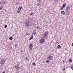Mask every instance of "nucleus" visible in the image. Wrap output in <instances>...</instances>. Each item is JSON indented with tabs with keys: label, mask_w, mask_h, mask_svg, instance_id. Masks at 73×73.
Wrapping results in <instances>:
<instances>
[{
	"label": "nucleus",
	"mask_w": 73,
	"mask_h": 73,
	"mask_svg": "<svg viewBox=\"0 0 73 73\" xmlns=\"http://www.w3.org/2000/svg\"><path fill=\"white\" fill-rule=\"evenodd\" d=\"M5 59H2L1 60V61H0V64L2 65H4V64H5Z\"/></svg>",
	"instance_id": "f257e3e1"
},
{
	"label": "nucleus",
	"mask_w": 73,
	"mask_h": 73,
	"mask_svg": "<svg viewBox=\"0 0 73 73\" xmlns=\"http://www.w3.org/2000/svg\"><path fill=\"white\" fill-rule=\"evenodd\" d=\"M25 24L26 27H28L30 25V23L29 21H27L25 22Z\"/></svg>",
	"instance_id": "f03ea898"
},
{
	"label": "nucleus",
	"mask_w": 73,
	"mask_h": 73,
	"mask_svg": "<svg viewBox=\"0 0 73 73\" xmlns=\"http://www.w3.org/2000/svg\"><path fill=\"white\" fill-rule=\"evenodd\" d=\"M48 32L46 31L44 35H43V37L44 38H46L48 37Z\"/></svg>",
	"instance_id": "7ed1b4c3"
},
{
	"label": "nucleus",
	"mask_w": 73,
	"mask_h": 73,
	"mask_svg": "<svg viewBox=\"0 0 73 73\" xmlns=\"http://www.w3.org/2000/svg\"><path fill=\"white\" fill-rule=\"evenodd\" d=\"M21 9H22V7H19L18 9V10L17 11V13H19V12H20V11H21Z\"/></svg>",
	"instance_id": "20e7f679"
},
{
	"label": "nucleus",
	"mask_w": 73,
	"mask_h": 73,
	"mask_svg": "<svg viewBox=\"0 0 73 73\" xmlns=\"http://www.w3.org/2000/svg\"><path fill=\"white\" fill-rule=\"evenodd\" d=\"M40 44H42L44 42V39L43 38H41L40 40Z\"/></svg>",
	"instance_id": "39448f33"
},
{
	"label": "nucleus",
	"mask_w": 73,
	"mask_h": 73,
	"mask_svg": "<svg viewBox=\"0 0 73 73\" xmlns=\"http://www.w3.org/2000/svg\"><path fill=\"white\" fill-rule=\"evenodd\" d=\"M15 68L17 70H19L20 69V67L17 66H15Z\"/></svg>",
	"instance_id": "423d86ee"
},
{
	"label": "nucleus",
	"mask_w": 73,
	"mask_h": 73,
	"mask_svg": "<svg viewBox=\"0 0 73 73\" xmlns=\"http://www.w3.org/2000/svg\"><path fill=\"white\" fill-rule=\"evenodd\" d=\"M29 47L30 48V49H32V47H33V45L32 43L30 44L29 46Z\"/></svg>",
	"instance_id": "0eeeda50"
},
{
	"label": "nucleus",
	"mask_w": 73,
	"mask_h": 73,
	"mask_svg": "<svg viewBox=\"0 0 73 73\" xmlns=\"http://www.w3.org/2000/svg\"><path fill=\"white\" fill-rule=\"evenodd\" d=\"M48 60H52V56H48Z\"/></svg>",
	"instance_id": "6e6552de"
},
{
	"label": "nucleus",
	"mask_w": 73,
	"mask_h": 73,
	"mask_svg": "<svg viewBox=\"0 0 73 73\" xmlns=\"http://www.w3.org/2000/svg\"><path fill=\"white\" fill-rule=\"evenodd\" d=\"M70 9V8H69V5H68L67 7H66V10H67V11L68 10H69Z\"/></svg>",
	"instance_id": "1a4fd4ad"
},
{
	"label": "nucleus",
	"mask_w": 73,
	"mask_h": 73,
	"mask_svg": "<svg viewBox=\"0 0 73 73\" xmlns=\"http://www.w3.org/2000/svg\"><path fill=\"white\" fill-rule=\"evenodd\" d=\"M33 38V35H31V36L30 38H29L30 40H32V39Z\"/></svg>",
	"instance_id": "9d476101"
},
{
	"label": "nucleus",
	"mask_w": 73,
	"mask_h": 73,
	"mask_svg": "<svg viewBox=\"0 0 73 73\" xmlns=\"http://www.w3.org/2000/svg\"><path fill=\"white\" fill-rule=\"evenodd\" d=\"M36 30H34L33 32V33L34 35H36Z\"/></svg>",
	"instance_id": "9b49d317"
},
{
	"label": "nucleus",
	"mask_w": 73,
	"mask_h": 73,
	"mask_svg": "<svg viewBox=\"0 0 73 73\" xmlns=\"http://www.w3.org/2000/svg\"><path fill=\"white\" fill-rule=\"evenodd\" d=\"M61 13H62V15H65V12L64 11H62L61 12Z\"/></svg>",
	"instance_id": "f8f14e48"
},
{
	"label": "nucleus",
	"mask_w": 73,
	"mask_h": 73,
	"mask_svg": "<svg viewBox=\"0 0 73 73\" xmlns=\"http://www.w3.org/2000/svg\"><path fill=\"white\" fill-rule=\"evenodd\" d=\"M66 3H64L62 7H63L64 8V7H65V6H66Z\"/></svg>",
	"instance_id": "ddd939ff"
},
{
	"label": "nucleus",
	"mask_w": 73,
	"mask_h": 73,
	"mask_svg": "<svg viewBox=\"0 0 73 73\" xmlns=\"http://www.w3.org/2000/svg\"><path fill=\"white\" fill-rule=\"evenodd\" d=\"M57 48H61V46L60 45H58L57 46Z\"/></svg>",
	"instance_id": "4468645a"
},
{
	"label": "nucleus",
	"mask_w": 73,
	"mask_h": 73,
	"mask_svg": "<svg viewBox=\"0 0 73 73\" xmlns=\"http://www.w3.org/2000/svg\"><path fill=\"white\" fill-rule=\"evenodd\" d=\"M64 7H63V6H62V7H60V9L61 10H63V9H64Z\"/></svg>",
	"instance_id": "2eb2a0df"
},
{
	"label": "nucleus",
	"mask_w": 73,
	"mask_h": 73,
	"mask_svg": "<svg viewBox=\"0 0 73 73\" xmlns=\"http://www.w3.org/2000/svg\"><path fill=\"white\" fill-rule=\"evenodd\" d=\"M69 62H72V60L71 59H69Z\"/></svg>",
	"instance_id": "dca6fc26"
},
{
	"label": "nucleus",
	"mask_w": 73,
	"mask_h": 73,
	"mask_svg": "<svg viewBox=\"0 0 73 73\" xmlns=\"http://www.w3.org/2000/svg\"><path fill=\"white\" fill-rule=\"evenodd\" d=\"M9 40H12L13 39V38L12 37H10L9 38Z\"/></svg>",
	"instance_id": "f3484780"
},
{
	"label": "nucleus",
	"mask_w": 73,
	"mask_h": 73,
	"mask_svg": "<svg viewBox=\"0 0 73 73\" xmlns=\"http://www.w3.org/2000/svg\"><path fill=\"white\" fill-rule=\"evenodd\" d=\"M40 3H38L37 4V6H40Z\"/></svg>",
	"instance_id": "a211bd4d"
},
{
	"label": "nucleus",
	"mask_w": 73,
	"mask_h": 73,
	"mask_svg": "<svg viewBox=\"0 0 73 73\" xmlns=\"http://www.w3.org/2000/svg\"><path fill=\"white\" fill-rule=\"evenodd\" d=\"M4 27L5 28H7V25H5Z\"/></svg>",
	"instance_id": "6ab92c4d"
},
{
	"label": "nucleus",
	"mask_w": 73,
	"mask_h": 73,
	"mask_svg": "<svg viewBox=\"0 0 73 73\" xmlns=\"http://www.w3.org/2000/svg\"><path fill=\"white\" fill-rule=\"evenodd\" d=\"M33 66H35V65H36V63H33Z\"/></svg>",
	"instance_id": "aec40b11"
},
{
	"label": "nucleus",
	"mask_w": 73,
	"mask_h": 73,
	"mask_svg": "<svg viewBox=\"0 0 73 73\" xmlns=\"http://www.w3.org/2000/svg\"><path fill=\"white\" fill-rule=\"evenodd\" d=\"M46 62H47V63H49V60H47L46 61Z\"/></svg>",
	"instance_id": "412c9836"
},
{
	"label": "nucleus",
	"mask_w": 73,
	"mask_h": 73,
	"mask_svg": "<svg viewBox=\"0 0 73 73\" xmlns=\"http://www.w3.org/2000/svg\"><path fill=\"white\" fill-rule=\"evenodd\" d=\"M26 35L27 36V35H29V33H26Z\"/></svg>",
	"instance_id": "4be33fe9"
},
{
	"label": "nucleus",
	"mask_w": 73,
	"mask_h": 73,
	"mask_svg": "<svg viewBox=\"0 0 73 73\" xmlns=\"http://www.w3.org/2000/svg\"><path fill=\"white\" fill-rule=\"evenodd\" d=\"M33 15V13L31 12L30 13V15Z\"/></svg>",
	"instance_id": "5701e85b"
},
{
	"label": "nucleus",
	"mask_w": 73,
	"mask_h": 73,
	"mask_svg": "<svg viewBox=\"0 0 73 73\" xmlns=\"http://www.w3.org/2000/svg\"><path fill=\"white\" fill-rule=\"evenodd\" d=\"M42 0H39V1L40 2V3H41L42 2Z\"/></svg>",
	"instance_id": "b1692460"
},
{
	"label": "nucleus",
	"mask_w": 73,
	"mask_h": 73,
	"mask_svg": "<svg viewBox=\"0 0 73 73\" xmlns=\"http://www.w3.org/2000/svg\"><path fill=\"white\" fill-rule=\"evenodd\" d=\"M15 47L17 46V44H15Z\"/></svg>",
	"instance_id": "393cba45"
},
{
	"label": "nucleus",
	"mask_w": 73,
	"mask_h": 73,
	"mask_svg": "<svg viewBox=\"0 0 73 73\" xmlns=\"http://www.w3.org/2000/svg\"><path fill=\"white\" fill-rule=\"evenodd\" d=\"M2 9V7H0V10H1Z\"/></svg>",
	"instance_id": "a878e982"
},
{
	"label": "nucleus",
	"mask_w": 73,
	"mask_h": 73,
	"mask_svg": "<svg viewBox=\"0 0 73 73\" xmlns=\"http://www.w3.org/2000/svg\"><path fill=\"white\" fill-rule=\"evenodd\" d=\"M5 73V71H4L2 73Z\"/></svg>",
	"instance_id": "bb28decb"
},
{
	"label": "nucleus",
	"mask_w": 73,
	"mask_h": 73,
	"mask_svg": "<svg viewBox=\"0 0 73 73\" xmlns=\"http://www.w3.org/2000/svg\"><path fill=\"white\" fill-rule=\"evenodd\" d=\"M37 29H39V28L38 27H37Z\"/></svg>",
	"instance_id": "cd10ccee"
},
{
	"label": "nucleus",
	"mask_w": 73,
	"mask_h": 73,
	"mask_svg": "<svg viewBox=\"0 0 73 73\" xmlns=\"http://www.w3.org/2000/svg\"><path fill=\"white\" fill-rule=\"evenodd\" d=\"M3 4H5V2H3Z\"/></svg>",
	"instance_id": "c85d7f7f"
},
{
	"label": "nucleus",
	"mask_w": 73,
	"mask_h": 73,
	"mask_svg": "<svg viewBox=\"0 0 73 73\" xmlns=\"http://www.w3.org/2000/svg\"><path fill=\"white\" fill-rule=\"evenodd\" d=\"M56 44H57V43H58V42L56 41Z\"/></svg>",
	"instance_id": "c756f323"
},
{
	"label": "nucleus",
	"mask_w": 73,
	"mask_h": 73,
	"mask_svg": "<svg viewBox=\"0 0 73 73\" xmlns=\"http://www.w3.org/2000/svg\"><path fill=\"white\" fill-rule=\"evenodd\" d=\"M72 46H73V43H72Z\"/></svg>",
	"instance_id": "7c9ffc66"
},
{
	"label": "nucleus",
	"mask_w": 73,
	"mask_h": 73,
	"mask_svg": "<svg viewBox=\"0 0 73 73\" xmlns=\"http://www.w3.org/2000/svg\"><path fill=\"white\" fill-rule=\"evenodd\" d=\"M10 49H12V47H11L10 48Z\"/></svg>",
	"instance_id": "2f4dec72"
},
{
	"label": "nucleus",
	"mask_w": 73,
	"mask_h": 73,
	"mask_svg": "<svg viewBox=\"0 0 73 73\" xmlns=\"http://www.w3.org/2000/svg\"><path fill=\"white\" fill-rule=\"evenodd\" d=\"M63 69L64 70H65V68H64Z\"/></svg>",
	"instance_id": "473e14b6"
},
{
	"label": "nucleus",
	"mask_w": 73,
	"mask_h": 73,
	"mask_svg": "<svg viewBox=\"0 0 73 73\" xmlns=\"http://www.w3.org/2000/svg\"><path fill=\"white\" fill-rule=\"evenodd\" d=\"M26 58H27V56L26 57Z\"/></svg>",
	"instance_id": "72a5a7b5"
},
{
	"label": "nucleus",
	"mask_w": 73,
	"mask_h": 73,
	"mask_svg": "<svg viewBox=\"0 0 73 73\" xmlns=\"http://www.w3.org/2000/svg\"><path fill=\"white\" fill-rule=\"evenodd\" d=\"M37 0V1H38V0Z\"/></svg>",
	"instance_id": "f704fd0d"
},
{
	"label": "nucleus",
	"mask_w": 73,
	"mask_h": 73,
	"mask_svg": "<svg viewBox=\"0 0 73 73\" xmlns=\"http://www.w3.org/2000/svg\"><path fill=\"white\" fill-rule=\"evenodd\" d=\"M1 4V3L0 2V5Z\"/></svg>",
	"instance_id": "c9c22d12"
}]
</instances>
